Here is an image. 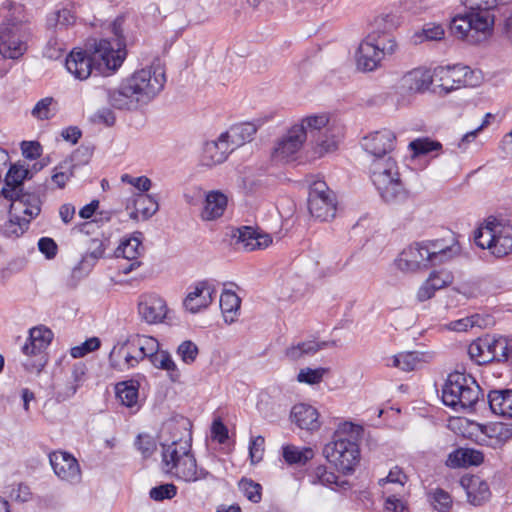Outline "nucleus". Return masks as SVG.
I'll use <instances>...</instances> for the list:
<instances>
[{
    "mask_svg": "<svg viewBox=\"0 0 512 512\" xmlns=\"http://www.w3.org/2000/svg\"><path fill=\"white\" fill-rule=\"evenodd\" d=\"M461 485L467 490V497L471 504L481 505L490 496L489 486L477 476L463 477Z\"/></svg>",
    "mask_w": 512,
    "mask_h": 512,
    "instance_id": "obj_29",
    "label": "nucleus"
},
{
    "mask_svg": "<svg viewBox=\"0 0 512 512\" xmlns=\"http://www.w3.org/2000/svg\"><path fill=\"white\" fill-rule=\"evenodd\" d=\"M336 197L324 181H315L309 187L308 210L312 217L328 221L336 215Z\"/></svg>",
    "mask_w": 512,
    "mask_h": 512,
    "instance_id": "obj_9",
    "label": "nucleus"
},
{
    "mask_svg": "<svg viewBox=\"0 0 512 512\" xmlns=\"http://www.w3.org/2000/svg\"><path fill=\"white\" fill-rule=\"evenodd\" d=\"M138 312L146 323H160L166 316V302L156 294L143 295L138 303Z\"/></svg>",
    "mask_w": 512,
    "mask_h": 512,
    "instance_id": "obj_18",
    "label": "nucleus"
},
{
    "mask_svg": "<svg viewBox=\"0 0 512 512\" xmlns=\"http://www.w3.org/2000/svg\"><path fill=\"white\" fill-rule=\"evenodd\" d=\"M133 208L140 211L142 220H148L158 211L159 204L156 196L139 193L133 200Z\"/></svg>",
    "mask_w": 512,
    "mask_h": 512,
    "instance_id": "obj_40",
    "label": "nucleus"
},
{
    "mask_svg": "<svg viewBox=\"0 0 512 512\" xmlns=\"http://www.w3.org/2000/svg\"><path fill=\"white\" fill-rule=\"evenodd\" d=\"M53 104H56V102L52 97H45L39 100L32 109V116L38 120L51 119L56 113V109L52 107Z\"/></svg>",
    "mask_w": 512,
    "mask_h": 512,
    "instance_id": "obj_51",
    "label": "nucleus"
},
{
    "mask_svg": "<svg viewBox=\"0 0 512 512\" xmlns=\"http://www.w3.org/2000/svg\"><path fill=\"white\" fill-rule=\"evenodd\" d=\"M23 186L21 165L17 163L11 164L4 178V187L0 190L1 195L4 199H12L13 195L16 196L17 190L23 188Z\"/></svg>",
    "mask_w": 512,
    "mask_h": 512,
    "instance_id": "obj_34",
    "label": "nucleus"
},
{
    "mask_svg": "<svg viewBox=\"0 0 512 512\" xmlns=\"http://www.w3.org/2000/svg\"><path fill=\"white\" fill-rule=\"evenodd\" d=\"M196 469L197 462L194 455L191 454L190 451L173 470V475H175L178 479L184 480L186 482H196Z\"/></svg>",
    "mask_w": 512,
    "mask_h": 512,
    "instance_id": "obj_42",
    "label": "nucleus"
},
{
    "mask_svg": "<svg viewBox=\"0 0 512 512\" xmlns=\"http://www.w3.org/2000/svg\"><path fill=\"white\" fill-rule=\"evenodd\" d=\"M370 177L381 198L388 204H401L409 197L399 174L398 164L390 154L371 159Z\"/></svg>",
    "mask_w": 512,
    "mask_h": 512,
    "instance_id": "obj_4",
    "label": "nucleus"
},
{
    "mask_svg": "<svg viewBox=\"0 0 512 512\" xmlns=\"http://www.w3.org/2000/svg\"><path fill=\"white\" fill-rule=\"evenodd\" d=\"M492 362L507 361L510 358L512 339L505 336H492Z\"/></svg>",
    "mask_w": 512,
    "mask_h": 512,
    "instance_id": "obj_48",
    "label": "nucleus"
},
{
    "mask_svg": "<svg viewBox=\"0 0 512 512\" xmlns=\"http://www.w3.org/2000/svg\"><path fill=\"white\" fill-rule=\"evenodd\" d=\"M292 422L299 428L309 431L317 430L320 426L318 411L311 405L300 403L293 406L290 414Z\"/></svg>",
    "mask_w": 512,
    "mask_h": 512,
    "instance_id": "obj_25",
    "label": "nucleus"
},
{
    "mask_svg": "<svg viewBox=\"0 0 512 512\" xmlns=\"http://www.w3.org/2000/svg\"><path fill=\"white\" fill-rule=\"evenodd\" d=\"M177 495V487L173 483H165L150 489L149 497L157 502L170 500Z\"/></svg>",
    "mask_w": 512,
    "mask_h": 512,
    "instance_id": "obj_54",
    "label": "nucleus"
},
{
    "mask_svg": "<svg viewBox=\"0 0 512 512\" xmlns=\"http://www.w3.org/2000/svg\"><path fill=\"white\" fill-rule=\"evenodd\" d=\"M471 73V68L461 64L454 66H439L434 69L435 77H448L451 78V82L455 84L456 89L462 86V78L465 77L464 73Z\"/></svg>",
    "mask_w": 512,
    "mask_h": 512,
    "instance_id": "obj_44",
    "label": "nucleus"
},
{
    "mask_svg": "<svg viewBox=\"0 0 512 512\" xmlns=\"http://www.w3.org/2000/svg\"><path fill=\"white\" fill-rule=\"evenodd\" d=\"M282 456L288 464L304 465L313 457V450L311 448L299 449L293 445H286L282 448Z\"/></svg>",
    "mask_w": 512,
    "mask_h": 512,
    "instance_id": "obj_46",
    "label": "nucleus"
},
{
    "mask_svg": "<svg viewBox=\"0 0 512 512\" xmlns=\"http://www.w3.org/2000/svg\"><path fill=\"white\" fill-rule=\"evenodd\" d=\"M106 246L100 239L94 238L90 240V245L87 254L83 257L81 263H88L89 259L92 260L90 265H94L97 260L103 257Z\"/></svg>",
    "mask_w": 512,
    "mask_h": 512,
    "instance_id": "obj_58",
    "label": "nucleus"
},
{
    "mask_svg": "<svg viewBox=\"0 0 512 512\" xmlns=\"http://www.w3.org/2000/svg\"><path fill=\"white\" fill-rule=\"evenodd\" d=\"M304 141L302 126H292L287 134L277 141L272 158L276 161H288L300 150Z\"/></svg>",
    "mask_w": 512,
    "mask_h": 512,
    "instance_id": "obj_14",
    "label": "nucleus"
},
{
    "mask_svg": "<svg viewBox=\"0 0 512 512\" xmlns=\"http://www.w3.org/2000/svg\"><path fill=\"white\" fill-rule=\"evenodd\" d=\"M487 403L492 413L512 418V389H495L489 391Z\"/></svg>",
    "mask_w": 512,
    "mask_h": 512,
    "instance_id": "obj_26",
    "label": "nucleus"
},
{
    "mask_svg": "<svg viewBox=\"0 0 512 512\" xmlns=\"http://www.w3.org/2000/svg\"><path fill=\"white\" fill-rule=\"evenodd\" d=\"M409 149L413 153V157H420L428 155L433 151L442 149V144L439 141L432 140L428 137L417 138L409 143Z\"/></svg>",
    "mask_w": 512,
    "mask_h": 512,
    "instance_id": "obj_47",
    "label": "nucleus"
},
{
    "mask_svg": "<svg viewBox=\"0 0 512 512\" xmlns=\"http://www.w3.org/2000/svg\"><path fill=\"white\" fill-rule=\"evenodd\" d=\"M398 24L396 15L385 14L378 16L372 23V30L365 37V40L385 57L391 56L398 49V44L393 35Z\"/></svg>",
    "mask_w": 512,
    "mask_h": 512,
    "instance_id": "obj_8",
    "label": "nucleus"
},
{
    "mask_svg": "<svg viewBox=\"0 0 512 512\" xmlns=\"http://www.w3.org/2000/svg\"><path fill=\"white\" fill-rule=\"evenodd\" d=\"M143 250L140 237L134 236L120 243L115 250V256L126 260H137Z\"/></svg>",
    "mask_w": 512,
    "mask_h": 512,
    "instance_id": "obj_41",
    "label": "nucleus"
},
{
    "mask_svg": "<svg viewBox=\"0 0 512 512\" xmlns=\"http://www.w3.org/2000/svg\"><path fill=\"white\" fill-rule=\"evenodd\" d=\"M429 245L432 264L438 265L451 259L459 253L458 241L453 233L448 232V238L425 241Z\"/></svg>",
    "mask_w": 512,
    "mask_h": 512,
    "instance_id": "obj_19",
    "label": "nucleus"
},
{
    "mask_svg": "<svg viewBox=\"0 0 512 512\" xmlns=\"http://www.w3.org/2000/svg\"><path fill=\"white\" fill-rule=\"evenodd\" d=\"M309 481L313 485H323L331 487L333 484L339 486L340 488L346 489V486L349 485L347 481L338 482V477L331 471H328L326 466L319 465L317 466L310 474Z\"/></svg>",
    "mask_w": 512,
    "mask_h": 512,
    "instance_id": "obj_38",
    "label": "nucleus"
},
{
    "mask_svg": "<svg viewBox=\"0 0 512 512\" xmlns=\"http://www.w3.org/2000/svg\"><path fill=\"white\" fill-rule=\"evenodd\" d=\"M492 336L486 335L473 341L468 347V354L479 365L492 362Z\"/></svg>",
    "mask_w": 512,
    "mask_h": 512,
    "instance_id": "obj_31",
    "label": "nucleus"
},
{
    "mask_svg": "<svg viewBox=\"0 0 512 512\" xmlns=\"http://www.w3.org/2000/svg\"><path fill=\"white\" fill-rule=\"evenodd\" d=\"M215 293V288L208 281H201L195 286L194 291L186 296L183 305L189 312L197 313L212 303Z\"/></svg>",
    "mask_w": 512,
    "mask_h": 512,
    "instance_id": "obj_20",
    "label": "nucleus"
},
{
    "mask_svg": "<svg viewBox=\"0 0 512 512\" xmlns=\"http://www.w3.org/2000/svg\"><path fill=\"white\" fill-rule=\"evenodd\" d=\"M483 321L484 319L479 314H474L469 317L451 321L447 325V328L452 331L464 332L467 331L468 328H472L475 326L482 327Z\"/></svg>",
    "mask_w": 512,
    "mask_h": 512,
    "instance_id": "obj_53",
    "label": "nucleus"
},
{
    "mask_svg": "<svg viewBox=\"0 0 512 512\" xmlns=\"http://www.w3.org/2000/svg\"><path fill=\"white\" fill-rule=\"evenodd\" d=\"M53 339V333L44 326L34 327L29 331L27 342L22 347L25 355H32L35 360H27L23 363L26 371L39 374L48 362L45 350Z\"/></svg>",
    "mask_w": 512,
    "mask_h": 512,
    "instance_id": "obj_7",
    "label": "nucleus"
},
{
    "mask_svg": "<svg viewBox=\"0 0 512 512\" xmlns=\"http://www.w3.org/2000/svg\"><path fill=\"white\" fill-rule=\"evenodd\" d=\"M55 32H53L44 49H43V56L50 59V60H57L62 57L64 52L63 43H61L57 37L54 35Z\"/></svg>",
    "mask_w": 512,
    "mask_h": 512,
    "instance_id": "obj_59",
    "label": "nucleus"
},
{
    "mask_svg": "<svg viewBox=\"0 0 512 512\" xmlns=\"http://www.w3.org/2000/svg\"><path fill=\"white\" fill-rule=\"evenodd\" d=\"M240 491L252 503H259L262 499V486L250 478L243 477L238 483Z\"/></svg>",
    "mask_w": 512,
    "mask_h": 512,
    "instance_id": "obj_50",
    "label": "nucleus"
},
{
    "mask_svg": "<svg viewBox=\"0 0 512 512\" xmlns=\"http://www.w3.org/2000/svg\"><path fill=\"white\" fill-rule=\"evenodd\" d=\"M355 57L357 68L363 72H371L378 69L385 58L365 39L360 43Z\"/></svg>",
    "mask_w": 512,
    "mask_h": 512,
    "instance_id": "obj_22",
    "label": "nucleus"
},
{
    "mask_svg": "<svg viewBox=\"0 0 512 512\" xmlns=\"http://www.w3.org/2000/svg\"><path fill=\"white\" fill-rule=\"evenodd\" d=\"M116 396L121 404L132 407L137 403L139 383L134 380L120 382L115 387Z\"/></svg>",
    "mask_w": 512,
    "mask_h": 512,
    "instance_id": "obj_37",
    "label": "nucleus"
},
{
    "mask_svg": "<svg viewBox=\"0 0 512 512\" xmlns=\"http://www.w3.org/2000/svg\"><path fill=\"white\" fill-rule=\"evenodd\" d=\"M510 2L511 0H463L462 3L474 16L487 19L489 28L492 30L498 19L497 13Z\"/></svg>",
    "mask_w": 512,
    "mask_h": 512,
    "instance_id": "obj_17",
    "label": "nucleus"
},
{
    "mask_svg": "<svg viewBox=\"0 0 512 512\" xmlns=\"http://www.w3.org/2000/svg\"><path fill=\"white\" fill-rule=\"evenodd\" d=\"M184 430L186 431V439L181 437L174 439L170 444H162V463L167 473L173 474V470L178 463L191 450V432L186 427H184Z\"/></svg>",
    "mask_w": 512,
    "mask_h": 512,
    "instance_id": "obj_13",
    "label": "nucleus"
},
{
    "mask_svg": "<svg viewBox=\"0 0 512 512\" xmlns=\"http://www.w3.org/2000/svg\"><path fill=\"white\" fill-rule=\"evenodd\" d=\"M328 372H329V368H323V367H319V368H315V369L308 368V367L303 368V369H300V371L297 375V380L300 383L316 385V384H319L323 380L324 375Z\"/></svg>",
    "mask_w": 512,
    "mask_h": 512,
    "instance_id": "obj_52",
    "label": "nucleus"
},
{
    "mask_svg": "<svg viewBox=\"0 0 512 512\" xmlns=\"http://www.w3.org/2000/svg\"><path fill=\"white\" fill-rule=\"evenodd\" d=\"M165 83L164 67L153 63L124 78L118 87L107 89V100L114 109L135 111L150 103Z\"/></svg>",
    "mask_w": 512,
    "mask_h": 512,
    "instance_id": "obj_1",
    "label": "nucleus"
},
{
    "mask_svg": "<svg viewBox=\"0 0 512 512\" xmlns=\"http://www.w3.org/2000/svg\"><path fill=\"white\" fill-rule=\"evenodd\" d=\"M51 466L55 474L62 480L77 482L80 480L81 471L76 458L67 452H54L49 456Z\"/></svg>",
    "mask_w": 512,
    "mask_h": 512,
    "instance_id": "obj_15",
    "label": "nucleus"
},
{
    "mask_svg": "<svg viewBox=\"0 0 512 512\" xmlns=\"http://www.w3.org/2000/svg\"><path fill=\"white\" fill-rule=\"evenodd\" d=\"M449 30L453 36L465 39L469 43L480 41L479 33L485 34L491 31L487 19L474 16L468 9H465L463 14H458L452 18Z\"/></svg>",
    "mask_w": 512,
    "mask_h": 512,
    "instance_id": "obj_10",
    "label": "nucleus"
},
{
    "mask_svg": "<svg viewBox=\"0 0 512 512\" xmlns=\"http://www.w3.org/2000/svg\"><path fill=\"white\" fill-rule=\"evenodd\" d=\"M264 123V120L258 119L253 122H243L234 124L230 129L221 134V140L228 139L235 148L250 142L256 134L258 128Z\"/></svg>",
    "mask_w": 512,
    "mask_h": 512,
    "instance_id": "obj_21",
    "label": "nucleus"
},
{
    "mask_svg": "<svg viewBox=\"0 0 512 512\" xmlns=\"http://www.w3.org/2000/svg\"><path fill=\"white\" fill-rule=\"evenodd\" d=\"M135 446L144 458L150 457L157 448L155 439L149 434H139L136 438Z\"/></svg>",
    "mask_w": 512,
    "mask_h": 512,
    "instance_id": "obj_61",
    "label": "nucleus"
},
{
    "mask_svg": "<svg viewBox=\"0 0 512 512\" xmlns=\"http://www.w3.org/2000/svg\"><path fill=\"white\" fill-rule=\"evenodd\" d=\"M433 75L427 69H414L404 76L407 88L413 92H423L433 83Z\"/></svg>",
    "mask_w": 512,
    "mask_h": 512,
    "instance_id": "obj_33",
    "label": "nucleus"
},
{
    "mask_svg": "<svg viewBox=\"0 0 512 512\" xmlns=\"http://www.w3.org/2000/svg\"><path fill=\"white\" fill-rule=\"evenodd\" d=\"M329 117L325 114L322 115H310L302 119L300 124L295 126H302L303 128V139L307 137L313 138L315 135L322 133V130L328 126Z\"/></svg>",
    "mask_w": 512,
    "mask_h": 512,
    "instance_id": "obj_36",
    "label": "nucleus"
},
{
    "mask_svg": "<svg viewBox=\"0 0 512 512\" xmlns=\"http://www.w3.org/2000/svg\"><path fill=\"white\" fill-rule=\"evenodd\" d=\"M125 53L108 39H89L86 50H72L65 60V67L76 79L85 80L93 71L97 74L114 73L123 63Z\"/></svg>",
    "mask_w": 512,
    "mask_h": 512,
    "instance_id": "obj_2",
    "label": "nucleus"
},
{
    "mask_svg": "<svg viewBox=\"0 0 512 512\" xmlns=\"http://www.w3.org/2000/svg\"><path fill=\"white\" fill-rule=\"evenodd\" d=\"M324 457L343 474H351L360 461V448L356 439L336 435L323 448Z\"/></svg>",
    "mask_w": 512,
    "mask_h": 512,
    "instance_id": "obj_6",
    "label": "nucleus"
},
{
    "mask_svg": "<svg viewBox=\"0 0 512 512\" xmlns=\"http://www.w3.org/2000/svg\"><path fill=\"white\" fill-rule=\"evenodd\" d=\"M482 392L476 380L469 374L454 371L442 387V402L455 411L474 408Z\"/></svg>",
    "mask_w": 512,
    "mask_h": 512,
    "instance_id": "obj_5",
    "label": "nucleus"
},
{
    "mask_svg": "<svg viewBox=\"0 0 512 512\" xmlns=\"http://www.w3.org/2000/svg\"><path fill=\"white\" fill-rule=\"evenodd\" d=\"M228 204L227 196L218 190L206 194L204 207L201 211V218L204 221H212L223 216Z\"/></svg>",
    "mask_w": 512,
    "mask_h": 512,
    "instance_id": "obj_24",
    "label": "nucleus"
},
{
    "mask_svg": "<svg viewBox=\"0 0 512 512\" xmlns=\"http://www.w3.org/2000/svg\"><path fill=\"white\" fill-rule=\"evenodd\" d=\"M483 461L484 455L481 451L473 448H458L448 455L446 465L450 468H460L477 466Z\"/></svg>",
    "mask_w": 512,
    "mask_h": 512,
    "instance_id": "obj_28",
    "label": "nucleus"
},
{
    "mask_svg": "<svg viewBox=\"0 0 512 512\" xmlns=\"http://www.w3.org/2000/svg\"><path fill=\"white\" fill-rule=\"evenodd\" d=\"M101 341L98 337H91L84 341L81 345L71 348L70 354L73 358H81L86 354L99 349Z\"/></svg>",
    "mask_w": 512,
    "mask_h": 512,
    "instance_id": "obj_60",
    "label": "nucleus"
},
{
    "mask_svg": "<svg viewBox=\"0 0 512 512\" xmlns=\"http://www.w3.org/2000/svg\"><path fill=\"white\" fill-rule=\"evenodd\" d=\"M321 350L319 342L310 340L299 342L297 345H293L286 349L285 355L292 361H296L306 355H314Z\"/></svg>",
    "mask_w": 512,
    "mask_h": 512,
    "instance_id": "obj_45",
    "label": "nucleus"
},
{
    "mask_svg": "<svg viewBox=\"0 0 512 512\" xmlns=\"http://www.w3.org/2000/svg\"><path fill=\"white\" fill-rule=\"evenodd\" d=\"M147 342L152 344L150 348L149 360L158 369L166 370L169 373V377L173 382H176L180 378V372L177 368L171 354L165 350H157L153 352L154 346L158 348L159 344L156 340L149 338Z\"/></svg>",
    "mask_w": 512,
    "mask_h": 512,
    "instance_id": "obj_27",
    "label": "nucleus"
},
{
    "mask_svg": "<svg viewBox=\"0 0 512 512\" xmlns=\"http://www.w3.org/2000/svg\"><path fill=\"white\" fill-rule=\"evenodd\" d=\"M495 228V220L488 221L485 226L478 228L474 233L475 244L482 249H488L492 253V245H494L496 233Z\"/></svg>",
    "mask_w": 512,
    "mask_h": 512,
    "instance_id": "obj_43",
    "label": "nucleus"
},
{
    "mask_svg": "<svg viewBox=\"0 0 512 512\" xmlns=\"http://www.w3.org/2000/svg\"><path fill=\"white\" fill-rule=\"evenodd\" d=\"M228 139L221 140V135L217 140L207 141L203 148L202 160L207 166H214L223 163L234 147L230 149Z\"/></svg>",
    "mask_w": 512,
    "mask_h": 512,
    "instance_id": "obj_23",
    "label": "nucleus"
},
{
    "mask_svg": "<svg viewBox=\"0 0 512 512\" xmlns=\"http://www.w3.org/2000/svg\"><path fill=\"white\" fill-rule=\"evenodd\" d=\"M124 22H125L124 16L121 15V16L116 17V19L111 24V32L113 33V35L115 37L114 41H115L116 48L114 47V50L121 49L126 54V51H125L126 42H125V37L123 35Z\"/></svg>",
    "mask_w": 512,
    "mask_h": 512,
    "instance_id": "obj_62",
    "label": "nucleus"
},
{
    "mask_svg": "<svg viewBox=\"0 0 512 512\" xmlns=\"http://www.w3.org/2000/svg\"><path fill=\"white\" fill-rule=\"evenodd\" d=\"M311 140L318 147H320L321 152H330L337 148V140L333 135L330 134V129L328 126L322 130V133L315 135V137L311 138Z\"/></svg>",
    "mask_w": 512,
    "mask_h": 512,
    "instance_id": "obj_56",
    "label": "nucleus"
},
{
    "mask_svg": "<svg viewBox=\"0 0 512 512\" xmlns=\"http://www.w3.org/2000/svg\"><path fill=\"white\" fill-rule=\"evenodd\" d=\"M395 144L396 135L388 129L372 132L361 140V147L372 159L390 155Z\"/></svg>",
    "mask_w": 512,
    "mask_h": 512,
    "instance_id": "obj_12",
    "label": "nucleus"
},
{
    "mask_svg": "<svg viewBox=\"0 0 512 512\" xmlns=\"http://www.w3.org/2000/svg\"><path fill=\"white\" fill-rule=\"evenodd\" d=\"M20 13L21 7L11 1L0 7V54L11 59L27 50L28 31Z\"/></svg>",
    "mask_w": 512,
    "mask_h": 512,
    "instance_id": "obj_3",
    "label": "nucleus"
},
{
    "mask_svg": "<svg viewBox=\"0 0 512 512\" xmlns=\"http://www.w3.org/2000/svg\"><path fill=\"white\" fill-rule=\"evenodd\" d=\"M395 264L403 272H415L434 266L429 254V245L424 241L415 242L404 249L395 260Z\"/></svg>",
    "mask_w": 512,
    "mask_h": 512,
    "instance_id": "obj_11",
    "label": "nucleus"
},
{
    "mask_svg": "<svg viewBox=\"0 0 512 512\" xmlns=\"http://www.w3.org/2000/svg\"><path fill=\"white\" fill-rule=\"evenodd\" d=\"M432 504L440 512H448L452 506V498L448 492L438 488L432 495Z\"/></svg>",
    "mask_w": 512,
    "mask_h": 512,
    "instance_id": "obj_63",
    "label": "nucleus"
},
{
    "mask_svg": "<svg viewBox=\"0 0 512 512\" xmlns=\"http://www.w3.org/2000/svg\"><path fill=\"white\" fill-rule=\"evenodd\" d=\"M496 233L492 254L497 258L512 253V226L496 222Z\"/></svg>",
    "mask_w": 512,
    "mask_h": 512,
    "instance_id": "obj_30",
    "label": "nucleus"
},
{
    "mask_svg": "<svg viewBox=\"0 0 512 512\" xmlns=\"http://www.w3.org/2000/svg\"><path fill=\"white\" fill-rule=\"evenodd\" d=\"M444 29L439 24H426L421 33H416L415 38L416 42H422L423 40H440L444 36Z\"/></svg>",
    "mask_w": 512,
    "mask_h": 512,
    "instance_id": "obj_57",
    "label": "nucleus"
},
{
    "mask_svg": "<svg viewBox=\"0 0 512 512\" xmlns=\"http://www.w3.org/2000/svg\"><path fill=\"white\" fill-rule=\"evenodd\" d=\"M236 245L245 251L264 249L272 243V237L267 233L259 232L251 226L237 228L232 234Z\"/></svg>",
    "mask_w": 512,
    "mask_h": 512,
    "instance_id": "obj_16",
    "label": "nucleus"
},
{
    "mask_svg": "<svg viewBox=\"0 0 512 512\" xmlns=\"http://www.w3.org/2000/svg\"><path fill=\"white\" fill-rule=\"evenodd\" d=\"M240 305L241 299L235 292L231 290L223 291L220 296V308L226 322L232 323L234 321Z\"/></svg>",
    "mask_w": 512,
    "mask_h": 512,
    "instance_id": "obj_39",
    "label": "nucleus"
},
{
    "mask_svg": "<svg viewBox=\"0 0 512 512\" xmlns=\"http://www.w3.org/2000/svg\"><path fill=\"white\" fill-rule=\"evenodd\" d=\"M6 200L10 202L8 205L9 214H11L16 202L24 206L23 214L29 216L30 218H35L41 211L39 198L35 195L25 192L23 188L17 190L16 197L14 196L12 199Z\"/></svg>",
    "mask_w": 512,
    "mask_h": 512,
    "instance_id": "obj_32",
    "label": "nucleus"
},
{
    "mask_svg": "<svg viewBox=\"0 0 512 512\" xmlns=\"http://www.w3.org/2000/svg\"><path fill=\"white\" fill-rule=\"evenodd\" d=\"M75 22V14L68 8H62L47 15L46 27L48 30L56 32L57 30L67 29Z\"/></svg>",
    "mask_w": 512,
    "mask_h": 512,
    "instance_id": "obj_35",
    "label": "nucleus"
},
{
    "mask_svg": "<svg viewBox=\"0 0 512 512\" xmlns=\"http://www.w3.org/2000/svg\"><path fill=\"white\" fill-rule=\"evenodd\" d=\"M177 354L185 364H192L199 354L197 345L191 340L183 341L177 348Z\"/></svg>",
    "mask_w": 512,
    "mask_h": 512,
    "instance_id": "obj_55",
    "label": "nucleus"
},
{
    "mask_svg": "<svg viewBox=\"0 0 512 512\" xmlns=\"http://www.w3.org/2000/svg\"><path fill=\"white\" fill-rule=\"evenodd\" d=\"M420 358L417 352L399 353L392 358L393 367H397L405 372H410L416 369L419 364Z\"/></svg>",
    "mask_w": 512,
    "mask_h": 512,
    "instance_id": "obj_49",
    "label": "nucleus"
},
{
    "mask_svg": "<svg viewBox=\"0 0 512 512\" xmlns=\"http://www.w3.org/2000/svg\"><path fill=\"white\" fill-rule=\"evenodd\" d=\"M29 224V219L22 218L20 216H11L8 223L6 224L7 234H13L15 236L22 235L28 229Z\"/></svg>",
    "mask_w": 512,
    "mask_h": 512,
    "instance_id": "obj_64",
    "label": "nucleus"
}]
</instances>
